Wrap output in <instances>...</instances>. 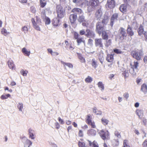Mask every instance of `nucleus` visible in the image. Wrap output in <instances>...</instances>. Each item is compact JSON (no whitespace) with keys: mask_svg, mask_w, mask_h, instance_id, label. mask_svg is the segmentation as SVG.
<instances>
[{"mask_svg":"<svg viewBox=\"0 0 147 147\" xmlns=\"http://www.w3.org/2000/svg\"><path fill=\"white\" fill-rule=\"evenodd\" d=\"M80 1L82 2L81 4L83 5L84 3L86 4L87 7V10L89 12L94 10L96 7L98 5L99 1L98 0H90L88 1L87 0H80Z\"/></svg>","mask_w":147,"mask_h":147,"instance_id":"nucleus-1","label":"nucleus"},{"mask_svg":"<svg viewBox=\"0 0 147 147\" xmlns=\"http://www.w3.org/2000/svg\"><path fill=\"white\" fill-rule=\"evenodd\" d=\"M131 55L133 58L139 61L141 59L143 53L142 50L137 49L132 51Z\"/></svg>","mask_w":147,"mask_h":147,"instance_id":"nucleus-2","label":"nucleus"},{"mask_svg":"<svg viewBox=\"0 0 147 147\" xmlns=\"http://www.w3.org/2000/svg\"><path fill=\"white\" fill-rule=\"evenodd\" d=\"M36 22L34 18L31 19V21L33 28L37 31H40V28L39 25H41L42 22L40 19L37 16H36Z\"/></svg>","mask_w":147,"mask_h":147,"instance_id":"nucleus-3","label":"nucleus"},{"mask_svg":"<svg viewBox=\"0 0 147 147\" xmlns=\"http://www.w3.org/2000/svg\"><path fill=\"white\" fill-rule=\"evenodd\" d=\"M119 39L121 40H123L127 36V34L125 29L123 27H121L119 30Z\"/></svg>","mask_w":147,"mask_h":147,"instance_id":"nucleus-4","label":"nucleus"},{"mask_svg":"<svg viewBox=\"0 0 147 147\" xmlns=\"http://www.w3.org/2000/svg\"><path fill=\"white\" fill-rule=\"evenodd\" d=\"M99 135L101 138L104 140L109 139V132L107 130H100L99 132Z\"/></svg>","mask_w":147,"mask_h":147,"instance_id":"nucleus-5","label":"nucleus"},{"mask_svg":"<svg viewBox=\"0 0 147 147\" xmlns=\"http://www.w3.org/2000/svg\"><path fill=\"white\" fill-rule=\"evenodd\" d=\"M74 39L76 40V42L78 45H80L82 43H85V41L84 38L80 36L78 33L76 32H74Z\"/></svg>","mask_w":147,"mask_h":147,"instance_id":"nucleus-6","label":"nucleus"},{"mask_svg":"<svg viewBox=\"0 0 147 147\" xmlns=\"http://www.w3.org/2000/svg\"><path fill=\"white\" fill-rule=\"evenodd\" d=\"M86 123L89 125L91 126L93 128H95L96 127L95 123L92 121V118L90 114H88L86 116Z\"/></svg>","mask_w":147,"mask_h":147,"instance_id":"nucleus-7","label":"nucleus"},{"mask_svg":"<svg viewBox=\"0 0 147 147\" xmlns=\"http://www.w3.org/2000/svg\"><path fill=\"white\" fill-rule=\"evenodd\" d=\"M104 30V26L101 25L100 22H98L96 24V32L99 34L100 35L101 32L103 31Z\"/></svg>","mask_w":147,"mask_h":147,"instance_id":"nucleus-8","label":"nucleus"},{"mask_svg":"<svg viewBox=\"0 0 147 147\" xmlns=\"http://www.w3.org/2000/svg\"><path fill=\"white\" fill-rule=\"evenodd\" d=\"M115 5V0H107L106 5V7L110 9L114 8Z\"/></svg>","mask_w":147,"mask_h":147,"instance_id":"nucleus-9","label":"nucleus"},{"mask_svg":"<svg viewBox=\"0 0 147 147\" xmlns=\"http://www.w3.org/2000/svg\"><path fill=\"white\" fill-rule=\"evenodd\" d=\"M118 16V13H114L112 15L111 19V22L110 23V24L111 26H113L114 23L117 20Z\"/></svg>","mask_w":147,"mask_h":147,"instance_id":"nucleus-10","label":"nucleus"},{"mask_svg":"<svg viewBox=\"0 0 147 147\" xmlns=\"http://www.w3.org/2000/svg\"><path fill=\"white\" fill-rule=\"evenodd\" d=\"M95 44L96 47L102 48L103 45L102 39L96 38L95 40Z\"/></svg>","mask_w":147,"mask_h":147,"instance_id":"nucleus-11","label":"nucleus"},{"mask_svg":"<svg viewBox=\"0 0 147 147\" xmlns=\"http://www.w3.org/2000/svg\"><path fill=\"white\" fill-rule=\"evenodd\" d=\"M77 18V15L76 14L73 13L69 15V19L71 24H74L75 23Z\"/></svg>","mask_w":147,"mask_h":147,"instance_id":"nucleus-12","label":"nucleus"},{"mask_svg":"<svg viewBox=\"0 0 147 147\" xmlns=\"http://www.w3.org/2000/svg\"><path fill=\"white\" fill-rule=\"evenodd\" d=\"M86 32L85 35L87 37L93 38L95 36V34L93 31L89 29H86Z\"/></svg>","mask_w":147,"mask_h":147,"instance_id":"nucleus-13","label":"nucleus"},{"mask_svg":"<svg viewBox=\"0 0 147 147\" xmlns=\"http://www.w3.org/2000/svg\"><path fill=\"white\" fill-rule=\"evenodd\" d=\"M29 137L32 139H34L35 137V131L31 128L28 129Z\"/></svg>","mask_w":147,"mask_h":147,"instance_id":"nucleus-14","label":"nucleus"},{"mask_svg":"<svg viewBox=\"0 0 147 147\" xmlns=\"http://www.w3.org/2000/svg\"><path fill=\"white\" fill-rule=\"evenodd\" d=\"M127 4H121L119 7L120 11L123 13H125L127 11Z\"/></svg>","mask_w":147,"mask_h":147,"instance_id":"nucleus-15","label":"nucleus"},{"mask_svg":"<svg viewBox=\"0 0 147 147\" xmlns=\"http://www.w3.org/2000/svg\"><path fill=\"white\" fill-rule=\"evenodd\" d=\"M106 59L108 62L112 63L114 60V54H108Z\"/></svg>","mask_w":147,"mask_h":147,"instance_id":"nucleus-16","label":"nucleus"},{"mask_svg":"<svg viewBox=\"0 0 147 147\" xmlns=\"http://www.w3.org/2000/svg\"><path fill=\"white\" fill-rule=\"evenodd\" d=\"M126 31L127 34L129 36H131L134 35V32L132 30V28L128 25L127 26Z\"/></svg>","mask_w":147,"mask_h":147,"instance_id":"nucleus-17","label":"nucleus"},{"mask_svg":"<svg viewBox=\"0 0 147 147\" xmlns=\"http://www.w3.org/2000/svg\"><path fill=\"white\" fill-rule=\"evenodd\" d=\"M7 64L10 69H15V65L12 60L10 59L7 62Z\"/></svg>","mask_w":147,"mask_h":147,"instance_id":"nucleus-18","label":"nucleus"},{"mask_svg":"<svg viewBox=\"0 0 147 147\" xmlns=\"http://www.w3.org/2000/svg\"><path fill=\"white\" fill-rule=\"evenodd\" d=\"M130 65L131 68L133 69L138 70V67L139 66V63L137 61H134L133 64L131 63Z\"/></svg>","mask_w":147,"mask_h":147,"instance_id":"nucleus-19","label":"nucleus"},{"mask_svg":"<svg viewBox=\"0 0 147 147\" xmlns=\"http://www.w3.org/2000/svg\"><path fill=\"white\" fill-rule=\"evenodd\" d=\"M144 28L142 25H140L139 28L138 30V34L140 36H141L142 34H143L144 32Z\"/></svg>","mask_w":147,"mask_h":147,"instance_id":"nucleus-20","label":"nucleus"},{"mask_svg":"<svg viewBox=\"0 0 147 147\" xmlns=\"http://www.w3.org/2000/svg\"><path fill=\"white\" fill-rule=\"evenodd\" d=\"M65 9H63V7L60 4L57 5H56V11L57 13L63 11Z\"/></svg>","mask_w":147,"mask_h":147,"instance_id":"nucleus-21","label":"nucleus"},{"mask_svg":"<svg viewBox=\"0 0 147 147\" xmlns=\"http://www.w3.org/2000/svg\"><path fill=\"white\" fill-rule=\"evenodd\" d=\"M136 114L138 116L140 119H141L143 115V112L141 110L137 109L136 111Z\"/></svg>","mask_w":147,"mask_h":147,"instance_id":"nucleus-22","label":"nucleus"},{"mask_svg":"<svg viewBox=\"0 0 147 147\" xmlns=\"http://www.w3.org/2000/svg\"><path fill=\"white\" fill-rule=\"evenodd\" d=\"M61 12H59L57 13V17L59 19H61L63 18L65 15V11L64 10L61 11Z\"/></svg>","mask_w":147,"mask_h":147,"instance_id":"nucleus-23","label":"nucleus"},{"mask_svg":"<svg viewBox=\"0 0 147 147\" xmlns=\"http://www.w3.org/2000/svg\"><path fill=\"white\" fill-rule=\"evenodd\" d=\"M77 55L78 59L80 60L81 62L83 63H85V59L82 56L81 54L80 53H77Z\"/></svg>","mask_w":147,"mask_h":147,"instance_id":"nucleus-24","label":"nucleus"},{"mask_svg":"<svg viewBox=\"0 0 147 147\" xmlns=\"http://www.w3.org/2000/svg\"><path fill=\"white\" fill-rule=\"evenodd\" d=\"M96 131L95 130L92 129H90L88 130L87 131V134L89 136H95L96 134Z\"/></svg>","mask_w":147,"mask_h":147,"instance_id":"nucleus-25","label":"nucleus"},{"mask_svg":"<svg viewBox=\"0 0 147 147\" xmlns=\"http://www.w3.org/2000/svg\"><path fill=\"white\" fill-rule=\"evenodd\" d=\"M101 33L102 37L103 39L107 40L108 39L109 36L106 31L104 30L101 32Z\"/></svg>","mask_w":147,"mask_h":147,"instance_id":"nucleus-26","label":"nucleus"},{"mask_svg":"<svg viewBox=\"0 0 147 147\" xmlns=\"http://www.w3.org/2000/svg\"><path fill=\"white\" fill-rule=\"evenodd\" d=\"M71 12L73 13H77L79 14L82 13V10L80 8H75L71 10Z\"/></svg>","mask_w":147,"mask_h":147,"instance_id":"nucleus-27","label":"nucleus"},{"mask_svg":"<svg viewBox=\"0 0 147 147\" xmlns=\"http://www.w3.org/2000/svg\"><path fill=\"white\" fill-rule=\"evenodd\" d=\"M52 24L55 27H56L58 26L59 23V20L56 18L53 19L52 21Z\"/></svg>","mask_w":147,"mask_h":147,"instance_id":"nucleus-28","label":"nucleus"},{"mask_svg":"<svg viewBox=\"0 0 147 147\" xmlns=\"http://www.w3.org/2000/svg\"><path fill=\"white\" fill-rule=\"evenodd\" d=\"M109 18V17L108 16L105 15L104 18L102 21V23L104 24H106L108 21Z\"/></svg>","mask_w":147,"mask_h":147,"instance_id":"nucleus-29","label":"nucleus"},{"mask_svg":"<svg viewBox=\"0 0 147 147\" xmlns=\"http://www.w3.org/2000/svg\"><path fill=\"white\" fill-rule=\"evenodd\" d=\"M95 17L97 18H100L102 15V12L100 9L97 10L95 13Z\"/></svg>","mask_w":147,"mask_h":147,"instance_id":"nucleus-30","label":"nucleus"},{"mask_svg":"<svg viewBox=\"0 0 147 147\" xmlns=\"http://www.w3.org/2000/svg\"><path fill=\"white\" fill-rule=\"evenodd\" d=\"M89 143V146H91L92 145L93 146V147H99L98 146V144L95 141H94L92 142L91 141L88 140Z\"/></svg>","mask_w":147,"mask_h":147,"instance_id":"nucleus-31","label":"nucleus"},{"mask_svg":"<svg viewBox=\"0 0 147 147\" xmlns=\"http://www.w3.org/2000/svg\"><path fill=\"white\" fill-rule=\"evenodd\" d=\"M141 90L145 93L147 92V86L146 84H143L142 85Z\"/></svg>","mask_w":147,"mask_h":147,"instance_id":"nucleus-32","label":"nucleus"},{"mask_svg":"<svg viewBox=\"0 0 147 147\" xmlns=\"http://www.w3.org/2000/svg\"><path fill=\"white\" fill-rule=\"evenodd\" d=\"M61 62L62 64H63V65L64 66H67L69 68H73V65L71 63H66L62 61H61Z\"/></svg>","mask_w":147,"mask_h":147,"instance_id":"nucleus-33","label":"nucleus"},{"mask_svg":"<svg viewBox=\"0 0 147 147\" xmlns=\"http://www.w3.org/2000/svg\"><path fill=\"white\" fill-rule=\"evenodd\" d=\"M22 52L25 55L28 56H29L30 53V51H27L25 48L22 49Z\"/></svg>","mask_w":147,"mask_h":147,"instance_id":"nucleus-34","label":"nucleus"},{"mask_svg":"<svg viewBox=\"0 0 147 147\" xmlns=\"http://www.w3.org/2000/svg\"><path fill=\"white\" fill-rule=\"evenodd\" d=\"M78 22L80 23L83 22H86L84 16L83 15L80 16L78 19Z\"/></svg>","mask_w":147,"mask_h":147,"instance_id":"nucleus-35","label":"nucleus"},{"mask_svg":"<svg viewBox=\"0 0 147 147\" xmlns=\"http://www.w3.org/2000/svg\"><path fill=\"white\" fill-rule=\"evenodd\" d=\"M32 144V142L29 140H27L24 143L25 147H29Z\"/></svg>","mask_w":147,"mask_h":147,"instance_id":"nucleus-36","label":"nucleus"},{"mask_svg":"<svg viewBox=\"0 0 147 147\" xmlns=\"http://www.w3.org/2000/svg\"><path fill=\"white\" fill-rule=\"evenodd\" d=\"M1 32L2 34L4 35L5 36H6L9 34V32H8L7 31V30L4 28H3L1 29Z\"/></svg>","mask_w":147,"mask_h":147,"instance_id":"nucleus-37","label":"nucleus"},{"mask_svg":"<svg viewBox=\"0 0 147 147\" xmlns=\"http://www.w3.org/2000/svg\"><path fill=\"white\" fill-rule=\"evenodd\" d=\"M97 85L99 88L100 89L102 90H103L105 89L104 85L101 82H99L97 84Z\"/></svg>","mask_w":147,"mask_h":147,"instance_id":"nucleus-38","label":"nucleus"},{"mask_svg":"<svg viewBox=\"0 0 147 147\" xmlns=\"http://www.w3.org/2000/svg\"><path fill=\"white\" fill-rule=\"evenodd\" d=\"M93 112L97 115H101L102 114V112L100 111H98L96 107L93 109Z\"/></svg>","mask_w":147,"mask_h":147,"instance_id":"nucleus-39","label":"nucleus"},{"mask_svg":"<svg viewBox=\"0 0 147 147\" xmlns=\"http://www.w3.org/2000/svg\"><path fill=\"white\" fill-rule=\"evenodd\" d=\"M111 43L112 40L111 39L107 40L105 44V46L106 47H108L111 45Z\"/></svg>","mask_w":147,"mask_h":147,"instance_id":"nucleus-40","label":"nucleus"},{"mask_svg":"<svg viewBox=\"0 0 147 147\" xmlns=\"http://www.w3.org/2000/svg\"><path fill=\"white\" fill-rule=\"evenodd\" d=\"M44 22L45 25H49L51 23V20L49 17L46 16L45 17Z\"/></svg>","mask_w":147,"mask_h":147,"instance_id":"nucleus-41","label":"nucleus"},{"mask_svg":"<svg viewBox=\"0 0 147 147\" xmlns=\"http://www.w3.org/2000/svg\"><path fill=\"white\" fill-rule=\"evenodd\" d=\"M101 122L103 125H106L108 124L109 121L106 119L102 118L101 119Z\"/></svg>","mask_w":147,"mask_h":147,"instance_id":"nucleus-42","label":"nucleus"},{"mask_svg":"<svg viewBox=\"0 0 147 147\" xmlns=\"http://www.w3.org/2000/svg\"><path fill=\"white\" fill-rule=\"evenodd\" d=\"M10 96V95L9 94H7L5 95H2L0 97L1 98L2 100L5 99L7 98L8 97Z\"/></svg>","mask_w":147,"mask_h":147,"instance_id":"nucleus-43","label":"nucleus"},{"mask_svg":"<svg viewBox=\"0 0 147 147\" xmlns=\"http://www.w3.org/2000/svg\"><path fill=\"white\" fill-rule=\"evenodd\" d=\"M85 82L87 83H90L92 81V78L90 76H88L85 80Z\"/></svg>","mask_w":147,"mask_h":147,"instance_id":"nucleus-44","label":"nucleus"},{"mask_svg":"<svg viewBox=\"0 0 147 147\" xmlns=\"http://www.w3.org/2000/svg\"><path fill=\"white\" fill-rule=\"evenodd\" d=\"M78 144L79 147H85V143L83 142H81L80 141H78Z\"/></svg>","mask_w":147,"mask_h":147,"instance_id":"nucleus-45","label":"nucleus"},{"mask_svg":"<svg viewBox=\"0 0 147 147\" xmlns=\"http://www.w3.org/2000/svg\"><path fill=\"white\" fill-rule=\"evenodd\" d=\"M92 65L94 68H96L97 67L96 62V61L95 59H92Z\"/></svg>","mask_w":147,"mask_h":147,"instance_id":"nucleus-46","label":"nucleus"},{"mask_svg":"<svg viewBox=\"0 0 147 147\" xmlns=\"http://www.w3.org/2000/svg\"><path fill=\"white\" fill-rule=\"evenodd\" d=\"M122 74L124 76L125 78L128 77L129 75V74L127 70H125L122 73Z\"/></svg>","mask_w":147,"mask_h":147,"instance_id":"nucleus-47","label":"nucleus"},{"mask_svg":"<svg viewBox=\"0 0 147 147\" xmlns=\"http://www.w3.org/2000/svg\"><path fill=\"white\" fill-rule=\"evenodd\" d=\"M113 51L115 53L117 54H121L123 53L120 50L118 49H113Z\"/></svg>","mask_w":147,"mask_h":147,"instance_id":"nucleus-48","label":"nucleus"},{"mask_svg":"<svg viewBox=\"0 0 147 147\" xmlns=\"http://www.w3.org/2000/svg\"><path fill=\"white\" fill-rule=\"evenodd\" d=\"M123 147H131L130 146L128 145L127 140H124Z\"/></svg>","mask_w":147,"mask_h":147,"instance_id":"nucleus-49","label":"nucleus"},{"mask_svg":"<svg viewBox=\"0 0 147 147\" xmlns=\"http://www.w3.org/2000/svg\"><path fill=\"white\" fill-rule=\"evenodd\" d=\"M17 107L19 109V111H22V109L23 108V104L22 103H19L17 105Z\"/></svg>","mask_w":147,"mask_h":147,"instance_id":"nucleus-50","label":"nucleus"},{"mask_svg":"<svg viewBox=\"0 0 147 147\" xmlns=\"http://www.w3.org/2000/svg\"><path fill=\"white\" fill-rule=\"evenodd\" d=\"M114 134L115 136L118 138H120L121 137L120 133L117 131H115Z\"/></svg>","mask_w":147,"mask_h":147,"instance_id":"nucleus-51","label":"nucleus"},{"mask_svg":"<svg viewBox=\"0 0 147 147\" xmlns=\"http://www.w3.org/2000/svg\"><path fill=\"white\" fill-rule=\"evenodd\" d=\"M20 73L23 76H26L28 73V71L27 70H24V69H22L20 71Z\"/></svg>","mask_w":147,"mask_h":147,"instance_id":"nucleus-52","label":"nucleus"},{"mask_svg":"<svg viewBox=\"0 0 147 147\" xmlns=\"http://www.w3.org/2000/svg\"><path fill=\"white\" fill-rule=\"evenodd\" d=\"M22 31L24 32L25 33L27 32L28 31V28L27 27L24 26L22 27Z\"/></svg>","mask_w":147,"mask_h":147,"instance_id":"nucleus-53","label":"nucleus"},{"mask_svg":"<svg viewBox=\"0 0 147 147\" xmlns=\"http://www.w3.org/2000/svg\"><path fill=\"white\" fill-rule=\"evenodd\" d=\"M88 44L92 45H93V40L91 38L89 39L88 40Z\"/></svg>","mask_w":147,"mask_h":147,"instance_id":"nucleus-54","label":"nucleus"},{"mask_svg":"<svg viewBox=\"0 0 147 147\" xmlns=\"http://www.w3.org/2000/svg\"><path fill=\"white\" fill-rule=\"evenodd\" d=\"M30 10L31 12L32 13H34L36 12V9L33 7H31L30 8Z\"/></svg>","mask_w":147,"mask_h":147,"instance_id":"nucleus-55","label":"nucleus"},{"mask_svg":"<svg viewBox=\"0 0 147 147\" xmlns=\"http://www.w3.org/2000/svg\"><path fill=\"white\" fill-rule=\"evenodd\" d=\"M80 34L81 35H85V32L84 30L83 29L80 31L79 32Z\"/></svg>","mask_w":147,"mask_h":147,"instance_id":"nucleus-56","label":"nucleus"},{"mask_svg":"<svg viewBox=\"0 0 147 147\" xmlns=\"http://www.w3.org/2000/svg\"><path fill=\"white\" fill-rule=\"evenodd\" d=\"M145 38V40L146 41H147V32L144 31L143 34Z\"/></svg>","mask_w":147,"mask_h":147,"instance_id":"nucleus-57","label":"nucleus"},{"mask_svg":"<svg viewBox=\"0 0 147 147\" xmlns=\"http://www.w3.org/2000/svg\"><path fill=\"white\" fill-rule=\"evenodd\" d=\"M143 147H147V140H145L142 144Z\"/></svg>","mask_w":147,"mask_h":147,"instance_id":"nucleus-58","label":"nucleus"},{"mask_svg":"<svg viewBox=\"0 0 147 147\" xmlns=\"http://www.w3.org/2000/svg\"><path fill=\"white\" fill-rule=\"evenodd\" d=\"M124 97L126 99H127L129 96V95L128 93L126 92L123 95Z\"/></svg>","mask_w":147,"mask_h":147,"instance_id":"nucleus-59","label":"nucleus"},{"mask_svg":"<svg viewBox=\"0 0 147 147\" xmlns=\"http://www.w3.org/2000/svg\"><path fill=\"white\" fill-rule=\"evenodd\" d=\"M82 25L84 26L87 27L88 25V24L86 21V22H82Z\"/></svg>","mask_w":147,"mask_h":147,"instance_id":"nucleus-60","label":"nucleus"},{"mask_svg":"<svg viewBox=\"0 0 147 147\" xmlns=\"http://www.w3.org/2000/svg\"><path fill=\"white\" fill-rule=\"evenodd\" d=\"M79 136L80 137H82L83 136V134L82 131L81 130H80L79 131L78 133Z\"/></svg>","mask_w":147,"mask_h":147,"instance_id":"nucleus-61","label":"nucleus"},{"mask_svg":"<svg viewBox=\"0 0 147 147\" xmlns=\"http://www.w3.org/2000/svg\"><path fill=\"white\" fill-rule=\"evenodd\" d=\"M55 127H56V128L57 129H59L60 127V126L59 123H58V122H56L55 123Z\"/></svg>","mask_w":147,"mask_h":147,"instance_id":"nucleus-62","label":"nucleus"},{"mask_svg":"<svg viewBox=\"0 0 147 147\" xmlns=\"http://www.w3.org/2000/svg\"><path fill=\"white\" fill-rule=\"evenodd\" d=\"M19 1L22 3H26L27 2V0H18Z\"/></svg>","mask_w":147,"mask_h":147,"instance_id":"nucleus-63","label":"nucleus"},{"mask_svg":"<svg viewBox=\"0 0 147 147\" xmlns=\"http://www.w3.org/2000/svg\"><path fill=\"white\" fill-rule=\"evenodd\" d=\"M58 120L59 122L62 124H64V121L62 119H61L60 117H58Z\"/></svg>","mask_w":147,"mask_h":147,"instance_id":"nucleus-64","label":"nucleus"}]
</instances>
